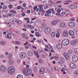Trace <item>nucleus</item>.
I'll return each mask as SVG.
<instances>
[{"label": "nucleus", "mask_w": 78, "mask_h": 78, "mask_svg": "<svg viewBox=\"0 0 78 78\" xmlns=\"http://www.w3.org/2000/svg\"><path fill=\"white\" fill-rule=\"evenodd\" d=\"M44 14H45V12L44 11H43L41 13V15L42 16H43Z\"/></svg>", "instance_id": "obj_40"}, {"label": "nucleus", "mask_w": 78, "mask_h": 78, "mask_svg": "<svg viewBox=\"0 0 78 78\" xmlns=\"http://www.w3.org/2000/svg\"><path fill=\"white\" fill-rule=\"evenodd\" d=\"M77 7L78 6L76 5H72V9H76Z\"/></svg>", "instance_id": "obj_26"}, {"label": "nucleus", "mask_w": 78, "mask_h": 78, "mask_svg": "<svg viewBox=\"0 0 78 78\" xmlns=\"http://www.w3.org/2000/svg\"><path fill=\"white\" fill-rule=\"evenodd\" d=\"M9 7L10 8H12V5H9Z\"/></svg>", "instance_id": "obj_51"}, {"label": "nucleus", "mask_w": 78, "mask_h": 78, "mask_svg": "<svg viewBox=\"0 0 78 78\" xmlns=\"http://www.w3.org/2000/svg\"><path fill=\"white\" fill-rule=\"evenodd\" d=\"M34 71L36 72V71H37V67H34Z\"/></svg>", "instance_id": "obj_47"}, {"label": "nucleus", "mask_w": 78, "mask_h": 78, "mask_svg": "<svg viewBox=\"0 0 78 78\" xmlns=\"http://www.w3.org/2000/svg\"><path fill=\"white\" fill-rule=\"evenodd\" d=\"M37 8V6H35L34 7V10H35L34 11H36Z\"/></svg>", "instance_id": "obj_45"}, {"label": "nucleus", "mask_w": 78, "mask_h": 78, "mask_svg": "<svg viewBox=\"0 0 78 78\" xmlns=\"http://www.w3.org/2000/svg\"><path fill=\"white\" fill-rule=\"evenodd\" d=\"M11 11L12 12V16H15L16 15V12L15 11V10H11L10 11V12H11Z\"/></svg>", "instance_id": "obj_21"}, {"label": "nucleus", "mask_w": 78, "mask_h": 78, "mask_svg": "<svg viewBox=\"0 0 78 78\" xmlns=\"http://www.w3.org/2000/svg\"><path fill=\"white\" fill-rule=\"evenodd\" d=\"M23 36H27V33H24L23 34Z\"/></svg>", "instance_id": "obj_43"}, {"label": "nucleus", "mask_w": 78, "mask_h": 78, "mask_svg": "<svg viewBox=\"0 0 78 78\" xmlns=\"http://www.w3.org/2000/svg\"><path fill=\"white\" fill-rule=\"evenodd\" d=\"M6 32L8 33H9V34H12V32H11V31L10 30H7L6 31Z\"/></svg>", "instance_id": "obj_35"}, {"label": "nucleus", "mask_w": 78, "mask_h": 78, "mask_svg": "<svg viewBox=\"0 0 78 78\" xmlns=\"http://www.w3.org/2000/svg\"><path fill=\"white\" fill-rule=\"evenodd\" d=\"M69 35L71 36H74V34H75V32L72 30L69 31Z\"/></svg>", "instance_id": "obj_14"}, {"label": "nucleus", "mask_w": 78, "mask_h": 78, "mask_svg": "<svg viewBox=\"0 0 78 78\" xmlns=\"http://www.w3.org/2000/svg\"><path fill=\"white\" fill-rule=\"evenodd\" d=\"M31 13H33L34 12H36L35 10H34V9L32 10V9H31Z\"/></svg>", "instance_id": "obj_46"}, {"label": "nucleus", "mask_w": 78, "mask_h": 78, "mask_svg": "<svg viewBox=\"0 0 78 78\" xmlns=\"http://www.w3.org/2000/svg\"><path fill=\"white\" fill-rule=\"evenodd\" d=\"M16 22V21L15 20L13 19V18H12L10 20V23L12 24H14Z\"/></svg>", "instance_id": "obj_17"}, {"label": "nucleus", "mask_w": 78, "mask_h": 78, "mask_svg": "<svg viewBox=\"0 0 78 78\" xmlns=\"http://www.w3.org/2000/svg\"><path fill=\"white\" fill-rule=\"evenodd\" d=\"M61 71L62 72H64V71H65V69H64V68H62L61 70Z\"/></svg>", "instance_id": "obj_61"}, {"label": "nucleus", "mask_w": 78, "mask_h": 78, "mask_svg": "<svg viewBox=\"0 0 78 78\" xmlns=\"http://www.w3.org/2000/svg\"><path fill=\"white\" fill-rule=\"evenodd\" d=\"M49 3H51V4H53L54 3V1L52 0H50L48 1Z\"/></svg>", "instance_id": "obj_38"}, {"label": "nucleus", "mask_w": 78, "mask_h": 78, "mask_svg": "<svg viewBox=\"0 0 78 78\" xmlns=\"http://www.w3.org/2000/svg\"><path fill=\"white\" fill-rule=\"evenodd\" d=\"M38 62L39 63H40V64H41V63H42V60L41 59H39V61H38Z\"/></svg>", "instance_id": "obj_44"}, {"label": "nucleus", "mask_w": 78, "mask_h": 78, "mask_svg": "<svg viewBox=\"0 0 78 78\" xmlns=\"http://www.w3.org/2000/svg\"><path fill=\"white\" fill-rule=\"evenodd\" d=\"M8 16H9L10 17H11L12 16V13H8Z\"/></svg>", "instance_id": "obj_50"}, {"label": "nucleus", "mask_w": 78, "mask_h": 78, "mask_svg": "<svg viewBox=\"0 0 78 78\" xmlns=\"http://www.w3.org/2000/svg\"><path fill=\"white\" fill-rule=\"evenodd\" d=\"M73 53V51L72 50H69L68 51V53L69 55H71Z\"/></svg>", "instance_id": "obj_23"}, {"label": "nucleus", "mask_w": 78, "mask_h": 78, "mask_svg": "<svg viewBox=\"0 0 78 78\" xmlns=\"http://www.w3.org/2000/svg\"><path fill=\"white\" fill-rule=\"evenodd\" d=\"M17 8L18 9H21V7H20V6H19L17 7Z\"/></svg>", "instance_id": "obj_58"}, {"label": "nucleus", "mask_w": 78, "mask_h": 78, "mask_svg": "<svg viewBox=\"0 0 78 78\" xmlns=\"http://www.w3.org/2000/svg\"><path fill=\"white\" fill-rule=\"evenodd\" d=\"M70 67L73 69H75L76 68V66L73 63H71L69 64Z\"/></svg>", "instance_id": "obj_8"}, {"label": "nucleus", "mask_w": 78, "mask_h": 78, "mask_svg": "<svg viewBox=\"0 0 78 78\" xmlns=\"http://www.w3.org/2000/svg\"><path fill=\"white\" fill-rule=\"evenodd\" d=\"M44 32L46 34H48L50 33V28L49 27H48L47 28L45 29Z\"/></svg>", "instance_id": "obj_4"}, {"label": "nucleus", "mask_w": 78, "mask_h": 78, "mask_svg": "<svg viewBox=\"0 0 78 78\" xmlns=\"http://www.w3.org/2000/svg\"><path fill=\"white\" fill-rule=\"evenodd\" d=\"M7 69H6V67L4 66H2L1 67V70H2V72H5L6 71Z\"/></svg>", "instance_id": "obj_7"}, {"label": "nucleus", "mask_w": 78, "mask_h": 78, "mask_svg": "<svg viewBox=\"0 0 78 78\" xmlns=\"http://www.w3.org/2000/svg\"><path fill=\"white\" fill-rule=\"evenodd\" d=\"M75 73L76 75H78V70L76 71Z\"/></svg>", "instance_id": "obj_59"}, {"label": "nucleus", "mask_w": 78, "mask_h": 78, "mask_svg": "<svg viewBox=\"0 0 78 78\" xmlns=\"http://www.w3.org/2000/svg\"><path fill=\"white\" fill-rule=\"evenodd\" d=\"M35 55L37 57V58H39V56L38 53L37 54Z\"/></svg>", "instance_id": "obj_56"}, {"label": "nucleus", "mask_w": 78, "mask_h": 78, "mask_svg": "<svg viewBox=\"0 0 78 78\" xmlns=\"http://www.w3.org/2000/svg\"><path fill=\"white\" fill-rule=\"evenodd\" d=\"M23 72L25 75L27 76H28V75H30L32 72V70L30 68H26L23 69Z\"/></svg>", "instance_id": "obj_1"}, {"label": "nucleus", "mask_w": 78, "mask_h": 78, "mask_svg": "<svg viewBox=\"0 0 78 78\" xmlns=\"http://www.w3.org/2000/svg\"><path fill=\"white\" fill-rule=\"evenodd\" d=\"M0 44L2 45H5L6 44V42L4 41H1L0 42Z\"/></svg>", "instance_id": "obj_25"}, {"label": "nucleus", "mask_w": 78, "mask_h": 78, "mask_svg": "<svg viewBox=\"0 0 78 78\" xmlns=\"http://www.w3.org/2000/svg\"><path fill=\"white\" fill-rule=\"evenodd\" d=\"M17 63H18V64H19V63L20 62V60H17Z\"/></svg>", "instance_id": "obj_60"}, {"label": "nucleus", "mask_w": 78, "mask_h": 78, "mask_svg": "<svg viewBox=\"0 0 78 78\" xmlns=\"http://www.w3.org/2000/svg\"><path fill=\"white\" fill-rule=\"evenodd\" d=\"M8 8V6H6V5H4L3 6V8H2V9H6V8Z\"/></svg>", "instance_id": "obj_36"}, {"label": "nucleus", "mask_w": 78, "mask_h": 78, "mask_svg": "<svg viewBox=\"0 0 78 78\" xmlns=\"http://www.w3.org/2000/svg\"><path fill=\"white\" fill-rule=\"evenodd\" d=\"M57 21L56 20H54V21H52L51 23V25H52V26L56 25L57 23Z\"/></svg>", "instance_id": "obj_15"}, {"label": "nucleus", "mask_w": 78, "mask_h": 78, "mask_svg": "<svg viewBox=\"0 0 78 78\" xmlns=\"http://www.w3.org/2000/svg\"><path fill=\"white\" fill-rule=\"evenodd\" d=\"M36 35L37 36V37H38V36H39V33L38 32H37L36 34Z\"/></svg>", "instance_id": "obj_52"}, {"label": "nucleus", "mask_w": 78, "mask_h": 78, "mask_svg": "<svg viewBox=\"0 0 78 78\" xmlns=\"http://www.w3.org/2000/svg\"><path fill=\"white\" fill-rule=\"evenodd\" d=\"M47 16H50V17H53V13H51V12L48 15H47Z\"/></svg>", "instance_id": "obj_33"}, {"label": "nucleus", "mask_w": 78, "mask_h": 78, "mask_svg": "<svg viewBox=\"0 0 78 78\" xmlns=\"http://www.w3.org/2000/svg\"><path fill=\"white\" fill-rule=\"evenodd\" d=\"M40 11L41 12L42 11H43V6L42 5H40Z\"/></svg>", "instance_id": "obj_27"}, {"label": "nucleus", "mask_w": 78, "mask_h": 78, "mask_svg": "<svg viewBox=\"0 0 78 78\" xmlns=\"http://www.w3.org/2000/svg\"><path fill=\"white\" fill-rule=\"evenodd\" d=\"M60 26L62 28H64L66 27V24L64 22H62L60 24Z\"/></svg>", "instance_id": "obj_16"}, {"label": "nucleus", "mask_w": 78, "mask_h": 78, "mask_svg": "<svg viewBox=\"0 0 78 78\" xmlns=\"http://www.w3.org/2000/svg\"><path fill=\"white\" fill-rule=\"evenodd\" d=\"M3 17L4 18L8 17V16L6 15H3Z\"/></svg>", "instance_id": "obj_64"}, {"label": "nucleus", "mask_w": 78, "mask_h": 78, "mask_svg": "<svg viewBox=\"0 0 78 78\" xmlns=\"http://www.w3.org/2000/svg\"><path fill=\"white\" fill-rule=\"evenodd\" d=\"M70 43H71V45H73L74 46V45H76L75 43V42H74V40H73V41H71Z\"/></svg>", "instance_id": "obj_30"}, {"label": "nucleus", "mask_w": 78, "mask_h": 78, "mask_svg": "<svg viewBox=\"0 0 78 78\" xmlns=\"http://www.w3.org/2000/svg\"><path fill=\"white\" fill-rule=\"evenodd\" d=\"M17 23H19V24H21L22 23V22L20 21H19L17 22Z\"/></svg>", "instance_id": "obj_57"}, {"label": "nucleus", "mask_w": 78, "mask_h": 78, "mask_svg": "<svg viewBox=\"0 0 78 78\" xmlns=\"http://www.w3.org/2000/svg\"><path fill=\"white\" fill-rule=\"evenodd\" d=\"M44 72H45L40 71L39 73H40V74H44Z\"/></svg>", "instance_id": "obj_41"}, {"label": "nucleus", "mask_w": 78, "mask_h": 78, "mask_svg": "<svg viewBox=\"0 0 78 78\" xmlns=\"http://www.w3.org/2000/svg\"><path fill=\"white\" fill-rule=\"evenodd\" d=\"M55 70H56L57 71V70H58V68L57 67H55Z\"/></svg>", "instance_id": "obj_55"}, {"label": "nucleus", "mask_w": 78, "mask_h": 78, "mask_svg": "<svg viewBox=\"0 0 78 78\" xmlns=\"http://www.w3.org/2000/svg\"><path fill=\"white\" fill-rule=\"evenodd\" d=\"M62 44L63 45H67L66 43H64L63 42H62Z\"/></svg>", "instance_id": "obj_48"}, {"label": "nucleus", "mask_w": 78, "mask_h": 78, "mask_svg": "<svg viewBox=\"0 0 78 78\" xmlns=\"http://www.w3.org/2000/svg\"><path fill=\"white\" fill-rule=\"evenodd\" d=\"M16 78H23V76L21 75H18L17 77Z\"/></svg>", "instance_id": "obj_31"}, {"label": "nucleus", "mask_w": 78, "mask_h": 78, "mask_svg": "<svg viewBox=\"0 0 78 78\" xmlns=\"http://www.w3.org/2000/svg\"><path fill=\"white\" fill-rule=\"evenodd\" d=\"M41 57L43 58H45V56L43 54H42L41 55Z\"/></svg>", "instance_id": "obj_49"}, {"label": "nucleus", "mask_w": 78, "mask_h": 78, "mask_svg": "<svg viewBox=\"0 0 78 78\" xmlns=\"http://www.w3.org/2000/svg\"><path fill=\"white\" fill-rule=\"evenodd\" d=\"M51 10H50V9L49 10H48L47 13L45 14V16H47V15H48V16L49 15L51 12Z\"/></svg>", "instance_id": "obj_18"}, {"label": "nucleus", "mask_w": 78, "mask_h": 78, "mask_svg": "<svg viewBox=\"0 0 78 78\" xmlns=\"http://www.w3.org/2000/svg\"><path fill=\"white\" fill-rule=\"evenodd\" d=\"M8 71L9 74L12 75L15 72L14 68L13 66H10L8 68Z\"/></svg>", "instance_id": "obj_2"}, {"label": "nucleus", "mask_w": 78, "mask_h": 78, "mask_svg": "<svg viewBox=\"0 0 78 78\" xmlns=\"http://www.w3.org/2000/svg\"><path fill=\"white\" fill-rule=\"evenodd\" d=\"M13 55H12V54H11V53H10L9 54V56L10 57H12V56Z\"/></svg>", "instance_id": "obj_63"}, {"label": "nucleus", "mask_w": 78, "mask_h": 78, "mask_svg": "<svg viewBox=\"0 0 78 78\" xmlns=\"http://www.w3.org/2000/svg\"><path fill=\"white\" fill-rule=\"evenodd\" d=\"M61 60L62 62H64V61H65L64 58L62 57L61 58Z\"/></svg>", "instance_id": "obj_53"}, {"label": "nucleus", "mask_w": 78, "mask_h": 78, "mask_svg": "<svg viewBox=\"0 0 78 78\" xmlns=\"http://www.w3.org/2000/svg\"><path fill=\"white\" fill-rule=\"evenodd\" d=\"M9 63L10 65H12L14 64V62L12 59H10L9 61Z\"/></svg>", "instance_id": "obj_22"}, {"label": "nucleus", "mask_w": 78, "mask_h": 78, "mask_svg": "<svg viewBox=\"0 0 78 78\" xmlns=\"http://www.w3.org/2000/svg\"><path fill=\"white\" fill-rule=\"evenodd\" d=\"M58 33L56 34V36L58 38L59 37V36H60V34L59 33H61V30H58Z\"/></svg>", "instance_id": "obj_19"}, {"label": "nucleus", "mask_w": 78, "mask_h": 78, "mask_svg": "<svg viewBox=\"0 0 78 78\" xmlns=\"http://www.w3.org/2000/svg\"><path fill=\"white\" fill-rule=\"evenodd\" d=\"M70 42V41L69 40V39H67L66 41V44L67 45L69 44V43Z\"/></svg>", "instance_id": "obj_32"}, {"label": "nucleus", "mask_w": 78, "mask_h": 78, "mask_svg": "<svg viewBox=\"0 0 78 78\" xmlns=\"http://www.w3.org/2000/svg\"><path fill=\"white\" fill-rule=\"evenodd\" d=\"M74 41V43H75V44H76L77 42H78V40L76 39L74 40H73Z\"/></svg>", "instance_id": "obj_42"}, {"label": "nucleus", "mask_w": 78, "mask_h": 78, "mask_svg": "<svg viewBox=\"0 0 78 78\" xmlns=\"http://www.w3.org/2000/svg\"><path fill=\"white\" fill-rule=\"evenodd\" d=\"M28 55L29 56H33V53L31 52V51H29L28 52Z\"/></svg>", "instance_id": "obj_24"}, {"label": "nucleus", "mask_w": 78, "mask_h": 78, "mask_svg": "<svg viewBox=\"0 0 78 78\" xmlns=\"http://www.w3.org/2000/svg\"><path fill=\"white\" fill-rule=\"evenodd\" d=\"M45 68L42 67L40 69V71H42L43 72H45Z\"/></svg>", "instance_id": "obj_37"}, {"label": "nucleus", "mask_w": 78, "mask_h": 78, "mask_svg": "<svg viewBox=\"0 0 78 78\" xmlns=\"http://www.w3.org/2000/svg\"><path fill=\"white\" fill-rule=\"evenodd\" d=\"M20 57L21 59H24L27 57V55L24 52H21L20 54Z\"/></svg>", "instance_id": "obj_3"}, {"label": "nucleus", "mask_w": 78, "mask_h": 78, "mask_svg": "<svg viewBox=\"0 0 78 78\" xmlns=\"http://www.w3.org/2000/svg\"><path fill=\"white\" fill-rule=\"evenodd\" d=\"M67 39H64L62 40V42H63L64 43H66V41H67Z\"/></svg>", "instance_id": "obj_39"}, {"label": "nucleus", "mask_w": 78, "mask_h": 78, "mask_svg": "<svg viewBox=\"0 0 78 78\" xmlns=\"http://www.w3.org/2000/svg\"><path fill=\"white\" fill-rule=\"evenodd\" d=\"M5 37L6 38H7V39H11V38L12 37V36H11V34H6L5 35Z\"/></svg>", "instance_id": "obj_13"}, {"label": "nucleus", "mask_w": 78, "mask_h": 78, "mask_svg": "<svg viewBox=\"0 0 78 78\" xmlns=\"http://www.w3.org/2000/svg\"><path fill=\"white\" fill-rule=\"evenodd\" d=\"M69 26L71 28H73V27H74L75 26V23L73 22H70L69 23Z\"/></svg>", "instance_id": "obj_10"}, {"label": "nucleus", "mask_w": 78, "mask_h": 78, "mask_svg": "<svg viewBox=\"0 0 78 78\" xmlns=\"http://www.w3.org/2000/svg\"><path fill=\"white\" fill-rule=\"evenodd\" d=\"M51 36L52 37H55V33L54 32H52L51 34Z\"/></svg>", "instance_id": "obj_28"}, {"label": "nucleus", "mask_w": 78, "mask_h": 78, "mask_svg": "<svg viewBox=\"0 0 78 78\" xmlns=\"http://www.w3.org/2000/svg\"><path fill=\"white\" fill-rule=\"evenodd\" d=\"M15 44H18V45H19V44H20V42H19L18 41H16Z\"/></svg>", "instance_id": "obj_54"}, {"label": "nucleus", "mask_w": 78, "mask_h": 78, "mask_svg": "<svg viewBox=\"0 0 78 78\" xmlns=\"http://www.w3.org/2000/svg\"><path fill=\"white\" fill-rule=\"evenodd\" d=\"M56 11L57 12H57L56 13L57 15H58V16H59V15H60L61 14V9H58L57 8H55V9Z\"/></svg>", "instance_id": "obj_5"}, {"label": "nucleus", "mask_w": 78, "mask_h": 78, "mask_svg": "<svg viewBox=\"0 0 78 78\" xmlns=\"http://www.w3.org/2000/svg\"><path fill=\"white\" fill-rule=\"evenodd\" d=\"M39 29L40 31H43V28H42V27H39Z\"/></svg>", "instance_id": "obj_34"}, {"label": "nucleus", "mask_w": 78, "mask_h": 78, "mask_svg": "<svg viewBox=\"0 0 78 78\" xmlns=\"http://www.w3.org/2000/svg\"><path fill=\"white\" fill-rule=\"evenodd\" d=\"M72 59L74 62H76L78 61V57H77L76 55H73Z\"/></svg>", "instance_id": "obj_6"}, {"label": "nucleus", "mask_w": 78, "mask_h": 78, "mask_svg": "<svg viewBox=\"0 0 78 78\" xmlns=\"http://www.w3.org/2000/svg\"><path fill=\"white\" fill-rule=\"evenodd\" d=\"M56 47L58 48V49H59L60 50L62 48V45L61 44L58 43L56 44Z\"/></svg>", "instance_id": "obj_11"}, {"label": "nucleus", "mask_w": 78, "mask_h": 78, "mask_svg": "<svg viewBox=\"0 0 78 78\" xmlns=\"http://www.w3.org/2000/svg\"><path fill=\"white\" fill-rule=\"evenodd\" d=\"M24 19L26 20H29V18H25Z\"/></svg>", "instance_id": "obj_62"}, {"label": "nucleus", "mask_w": 78, "mask_h": 78, "mask_svg": "<svg viewBox=\"0 0 78 78\" xmlns=\"http://www.w3.org/2000/svg\"><path fill=\"white\" fill-rule=\"evenodd\" d=\"M63 55L66 59H67V60L69 59V56L68 54L66 53H64Z\"/></svg>", "instance_id": "obj_9"}, {"label": "nucleus", "mask_w": 78, "mask_h": 78, "mask_svg": "<svg viewBox=\"0 0 78 78\" xmlns=\"http://www.w3.org/2000/svg\"><path fill=\"white\" fill-rule=\"evenodd\" d=\"M74 52L75 54L78 55V48H76L74 49Z\"/></svg>", "instance_id": "obj_20"}, {"label": "nucleus", "mask_w": 78, "mask_h": 78, "mask_svg": "<svg viewBox=\"0 0 78 78\" xmlns=\"http://www.w3.org/2000/svg\"><path fill=\"white\" fill-rule=\"evenodd\" d=\"M68 33L67 31H64L63 34V36L65 37H67L68 36Z\"/></svg>", "instance_id": "obj_12"}, {"label": "nucleus", "mask_w": 78, "mask_h": 78, "mask_svg": "<svg viewBox=\"0 0 78 78\" xmlns=\"http://www.w3.org/2000/svg\"><path fill=\"white\" fill-rule=\"evenodd\" d=\"M50 10H51V11L52 12V13H53V14H56V12L54 10V9L53 8L51 9H50Z\"/></svg>", "instance_id": "obj_29"}]
</instances>
